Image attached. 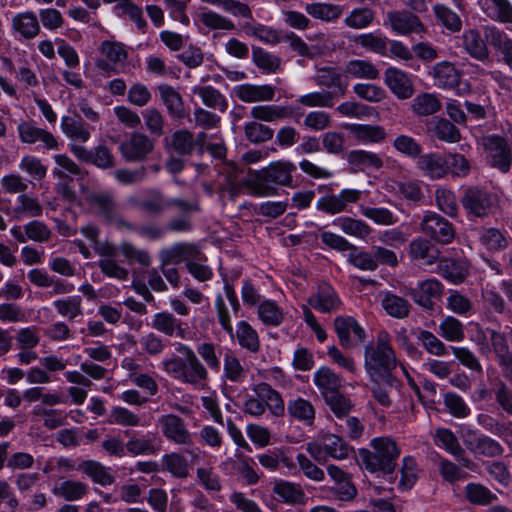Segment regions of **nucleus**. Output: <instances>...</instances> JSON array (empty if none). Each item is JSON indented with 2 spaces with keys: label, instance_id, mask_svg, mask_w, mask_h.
I'll return each mask as SVG.
<instances>
[{
  "label": "nucleus",
  "instance_id": "59",
  "mask_svg": "<svg viewBox=\"0 0 512 512\" xmlns=\"http://www.w3.org/2000/svg\"><path fill=\"white\" fill-rule=\"evenodd\" d=\"M244 134L249 142L259 144L270 141L274 136V130L266 124L253 120L245 123Z\"/></svg>",
  "mask_w": 512,
  "mask_h": 512
},
{
  "label": "nucleus",
  "instance_id": "55",
  "mask_svg": "<svg viewBox=\"0 0 512 512\" xmlns=\"http://www.w3.org/2000/svg\"><path fill=\"white\" fill-rule=\"evenodd\" d=\"M349 129L354 137L362 142L378 143L386 137L385 129L379 125L353 124Z\"/></svg>",
  "mask_w": 512,
  "mask_h": 512
},
{
  "label": "nucleus",
  "instance_id": "5",
  "mask_svg": "<svg viewBox=\"0 0 512 512\" xmlns=\"http://www.w3.org/2000/svg\"><path fill=\"white\" fill-rule=\"evenodd\" d=\"M87 202L95 211L96 215L108 224L117 228H132V223L126 221L112 192H93L87 196Z\"/></svg>",
  "mask_w": 512,
  "mask_h": 512
},
{
  "label": "nucleus",
  "instance_id": "56",
  "mask_svg": "<svg viewBox=\"0 0 512 512\" xmlns=\"http://www.w3.org/2000/svg\"><path fill=\"white\" fill-rule=\"evenodd\" d=\"M88 491L86 484L79 481L66 480L55 486L52 490L53 494L62 497L67 501H75L81 499Z\"/></svg>",
  "mask_w": 512,
  "mask_h": 512
},
{
  "label": "nucleus",
  "instance_id": "40",
  "mask_svg": "<svg viewBox=\"0 0 512 512\" xmlns=\"http://www.w3.org/2000/svg\"><path fill=\"white\" fill-rule=\"evenodd\" d=\"M293 110L290 106L257 105L251 108V117L258 122H277L291 118Z\"/></svg>",
  "mask_w": 512,
  "mask_h": 512
},
{
  "label": "nucleus",
  "instance_id": "35",
  "mask_svg": "<svg viewBox=\"0 0 512 512\" xmlns=\"http://www.w3.org/2000/svg\"><path fill=\"white\" fill-rule=\"evenodd\" d=\"M151 326L168 337L176 336L183 339L186 335V329L182 326V321L169 312L156 313L153 316Z\"/></svg>",
  "mask_w": 512,
  "mask_h": 512
},
{
  "label": "nucleus",
  "instance_id": "45",
  "mask_svg": "<svg viewBox=\"0 0 512 512\" xmlns=\"http://www.w3.org/2000/svg\"><path fill=\"white\" fill-rule=\"evenodd\" d=\"M381 306L389 316L396 319L407 318L411 310V304L407 299L392 292L383 294Z\"/></svg>",
  "mask_w": 512,
  "mask_h": 512
},
{
  "label": "nucleus",
  "instance_id": "63",
  "mask_svg": "<svg viewBox=\"0 0 512 512\" xmlns=\"http://www.w3.org/2000/svg\"><path fill=\"white\" fill-rule=\"evenodd\" d=\"M305 11L311 17L327 22L338 19L342 14L340 6L330 3L307 4L305 6Z\"/></svg>",
  "mask_w": 512,
  "mask_h": 512
},
{
  "label": "nucleus",
  "instance_id": "6",
  "mask_svg": "<svg viewBox=\"0 0 512 512\" xmlns=\"http://www.w3.org/2000/svg\"><path fill=\"white\" fill-rule=\"evenodd\" d=\"M468 217H488L496 206V197L487 189L479 186H468L460 199Z\"/></svg>",
  "mask_w": 512,
  "mask_h": 512
},
{
  "label": "nucleus",
  "instance_id": "61",
  "mask_svg": "<svg viewBox=\"0 0 512 512\" xmlns=\"http://www.w3.org/2000/svg\"><path fill=\"white\" fill-rule=\"evenodd\" d=\"M162 464L164 469L176 478L184 479L189 474L188 462L180 453L165 454L162 458Z\"/></svg>",
  "mask_w": 512,
  "mask_h": 512
},
{
  "label": "nucleus",
  "instance_id": "3",
  "mask_svg": "<svg viewBox=\"0 0 512 512\" xmlns=\"http://www.w3.org/2000/svg\"><path fill=\"white\" fill-rule=\"evenodd\" d=\"M370 445L372 450H360L366 469L370 472L393 473L401 453L395 440L388 436L376 437L371 440Z\"/></svg>",
  "mask_w": 512,
  "mask_h": 512
},
{
  "label": "nucleus",
  "instance_id": "62",
  "mask_svg": "<svg viewBox=\"0 0 512 512\" xmlns=\"http://www.w3.org/2000/svg\"><path fill=\"white\" fill-rule=\"evenodd\" d=\"M324 401L334 415L333 422L349 415L353 408L352 401L340 392L326 396Z\"/></svg>",
  "mask_w": 512,
  "mask_h": 512
},
{
  "label": "nucleus",
  "instance_id": "54",
  "mask_svg": "<svg viewBox=\"0 0 512 512\" xmlns=\"http://www.w3.org/2000/svg\"><path fill=\"white\" fill-rule=\"evenodd\" d=\"M433 11L436 19L451 33H457L461 31V17L451 8L444 4L437 3L433 6Z\"/></svg>",
  "mask_w": 512,
  "mask_h": 512
},
{
  "label": "nucleus",
  "instance_id": "43",
  "mask_svg": "<svg viewBox=\"0 0 512 512\" xmlns=\"http://www.w3.org/2000/svg\"><path fill=\"white\" fill-rule=\"evenodd\" d=\"M479 242L490 252H499L509 246V237L506 231L498 228H481L479 231Z\"/></svg>",
  "mask_w": 512,
  "mask_h": 512
},
{
  "label": "nucleus",
  "instance_id": "22",
  "mask_svg": "<svg viewBox=\"0 0 512 512\" xmlns=\"http://www.w3.org/2000/svg\"><path fill=\"white\" fill-rule=\"evenodd\" d=\"M294 171H296V166L292 162L277 161L263 169L259 178L265 184L290 187L293 183L292 173Z\"/></svg>",
  "mask_w": 512,
  "mask_h": 512
},
{
  "label": "nucleus",
  "instance_id": "15",
  "mask_svg": "<svg viewBox=\"0 0 512 512\" xmlns=\"http://www.w3.org/2000/svg\"><path fill=\"white\" fill-rule=\"evenodd\" d=\"M70 151L78 160L100 169H110L115 165L114 155L105 145H98L88 150L82 145L70 144Z\"/></svg>",
  "mask_w": 512,
  "mask_h": 512
},
{
  "label": "nucleus",
  "instance_id": "36",
  "mask_svg": "<svg viewBox=\"0 0 512 512\" xmlns=\"http://www.w3.org/2000/svg\"><path fill=\"white\" fill-rule=\"evenodd\" d=\"M124 434L129 437L126 442V450L133 456L153 455L160 449L153 434L147 433L145 435L136 436L134 433L131 434L129 430H126Z\"/></svg>",
  "mask_w": 512,
  "mask_h": 512
},
{
  "label": "nucleus",
  "instance_id": "21",
  "mask_svg": "<svg viewBox=\"0 0 512 512\" xmlns=\"http://www.w3.org/2000/svg\"><path fill=\"white\" fill-rule=\"evenodd\" d=\"M334 328L339 339V343L346 349H351L356 342L350 337L353 333L357 342H363L366 333L359 323L351 316H338L334 319Z\"/></svg>",
  "mask_w": 512,
  "mask_h": 512
},
{
  "label": "nucleus",
  "instance_id": "12",
  "mask_svg": "<svg viewBox=\"0 0 512 512\" xmlns=\"http://www.w3.org/2000/svg\"><path fill=\"white\" fill-rule=\"evenodd\" d=\"M463 443L475 456L496 458L504 453V447L497 440L490 436L479 434L475 430H467L465 432Z\"/></svg>",
  "mask_w": 512,
  "mask_h": 512
},
{
  "label": "nucleus",
  "instance_id": "18",
  "mask_svg": "<svg viewBox=\"0 0 512 512\" xmlns=\"http://www.w3.org/2000/svg\"><path fill=\"white\" fill-rule=\"evenodd\" d=\"M128 203L151 217H158L168 209V198L159 189L146 190L142 199L129 197Z\"/></svg>",
  "mask_w": 512,
  "mask_h": 512
},
{
  "label": "nucleus",
  "instance_id": "8",
  "mask_svg": "<svg viewBox=\"0 0 512 512\" xmlns=\"http://www.w3.org/2000/svg\"><path fill=\"white\" fill-rule=\"evenodd\" d=\"M155 142L142 132H132L119 146L122 157L127 162H143L153 152Z\"/></svg>",
  "mask_w": 512,
  "mask_h": 512
},
{
  "label": "nucleus",
  "instance_id": "1",
  "mask_svg": "<svg viewBox=\"0 0 512 512\" xmlns=\"http://www.w3.org/2000/svg\"><path fill=\"white\" fill-rule=\"evenodd\" d=\"M175 350L181 356H171L161 362L162 370L172 379L192 385L204 387L209 379L207 367L198 358L195 351L184 343H176Z\"/></svg>",
  "mask_w": 512,
  "mask_h": 512
},
{
  "label": "nucleus",
  "instance_id": "13",
  "mask_svg": "<svg viewBox=\"0 0 512 512\" xmlns=\"http://www.w3.org/2000/svg\"><path fill=\"white\" fill-rule=\"evenodd\" d=\"M459 47L472 59L483 64L492 63L491 52L487 45L486 38L477 28H469L462 32L458 37Z\"/></svg>",
  "mask_w": 512,
  "mask_h": 512
},
{
  "label": "nucleus",
  "instance_id": "52",
  "mask_svg": "<svg viewBox=\"0 0 512 512\" xmlns=\"http://www.w3.org/2000/svg\"><path fill=\"white\" fill-rule=\"evenodd\" d=\"M79 469L88 475L93 482L102 486L111 485L115 480L108 468L94 460L83 461L79 465Z\"/></svg>",
  "mask_w": 512,
  "mask_h": 512
},
{
  "label": "nucleus",
  "instance_id": "25",
  "mask_svg": "<svg viewBox=\"0 0 512 512\" xmlns=\"http://www.w3.org/2000/svg\"><path fill=\"white\" fill-rule=\"evenodd\" d=\"M161 103L171 119L182 120L186 116L185 103L182 95L173 86L162 83L157 86Z\"/></svg>",
  "mask_w": 512,
  "mask_h": 512
},
{
  "label": "nucleus",
  "instance_id": "26",
  "mask_svg": "<svg viewBox=\"0 0 512 512\" xmlns=\"http://www.w3.org/2000/svg\"><path fill=\"white\" fill-rule=\"evenodd\" d=\"M440 250L430 240L417 237L409 244L410 258L423 266H431L438 262Z\"/></svg>",
  "mask_w": 512,
  "mask_h": 512
},
{
  "label": "nucleus",
  "instance_id": "48",
  "mask_svg": "<svg viewBox=\"0 0 512 512\" xmlns=\"http://www.w3.org/2000/svg\"><path fill=\"white\" fill-rule=\"evenodd\" d=\"M193 93L198 95L203 104L211 109L225 112L228 108L226 97L211 85L195 86Z\"/></svg>",
  "mask_w": 512,
  "mask_h": 512
},
{
  "label": "nucleus",
  "instance_id": "20",
  "mask_svg": "<svg viewBox=\"0 0 512 512\" xmlns=\"http://www.w3.org/2000/svg\"><path fill=\"white\" fill-rule=\"evenodd\" d=\"M12 32L21 40H33L41 33V24L34 11L16 13L11 18Z\"/></svg>",
  "mask_w": 512,
  "mask_h": 512
},
{
  "label": "nucleus",
  "instance_id": "53",
  "mask_svg": "<svg viewBox=\"0 0 512 512\" xmlns=\"http://www.w3.org/2000/svg\"><path fill=\"white\" fill-rule=\"evenodd\" d=\"M273 492L278 499L287 504H301L305 497L304 492L298 485L287 481L276 482Z\"/></svg>",
  "mask_w": 512,
  "mask_h": 512
},
{
  "label": "nucleus",
  "instance_id": "44",
  "mask_svg": "<svg viewBox=\"0 0 512 512\" xmlns=\"http://www.w3.org/2000/svg\"><path fill=\"white\" fill-rule=\"evenodd\" d=\"M247 369L232 350H227L223 357V378L234 384L242 383Z\"/></svg>",
  "mask_w": 512,
  "mask_h": 512
},
{
  "label": "nucleus",
  "instance_id": "50",
  "mask_svg": "<svg viewBox=\"0 0 512 512\" xmlns=\"http://www.w3.org/2000/svg\"><path fill=\"white\" fill-rule=\"evenodd\" d=\"M333 225L339 227L345 234L360 239H365L372 233V228L365 221L352 217L336 218Z\"/></svg>",
  "mask_w": 512,
  "mask_h": 512
},
{
  "label": "nucleus",
  "instance_id": "33",
  "mask_svg": "<svg viewBox=\"0 0 512 512\" xmlns=\"http://www.w3.org/2000/svg\"><path fill=\"white\" fill-rule=\"evenodd\" d=\"M252 391L264 401L266 409L268 408L275 417H283L285 415V403L281 394L272 388L266 382L253 385Z\"/></svg>",
  "mask_w": 512,
  "mask_h": 512
},
{
  "label": "nucleus",
  "instance_id": "58",
  "mask_svg": "<svg viewBox=\"0 0 512 512\" xmlns=\"http://www.w3.org/2000/svg\"><path fill=\"white\" fill-rule=\"evenodd\" d=\"M411 108L419 116H429L441 109V103L435 95L422 93L413 99Z\"/></svg>",
  "mask_w": 512,
  "mask_h": 512
},
{
  "label": "nucleus",
  "instance_id": "41",
  "mask_svg": "<svg viewBox=\"0 0 512 512\" xmlns=\"http://www.w3.org/2000/svg\"><path fill=\"white\" fill-rule=\"evenodd\" d=\"M287 413L291 418L306 426H312L314 424L316 414L315 407L307 399L302 397L290 399L287 403Z\"/></svg>",
  "mask_w": 512,
  "mask_h": 512
},
{
  "label": "nucleus",
  "instance_id": "57",
  "mask_svg": "<svg viewBox=\"0 0 512 512\" xmlns=\"http://www.w3.org/2000/svg\"><path fill=\"white\" fill-rule=\"evenodd\" d=\"M258 317L267 326H279L283 322L284 313L276 302L265 300L258 306Z\"/></svg>",
  "mask_w": 512,
  "mask_h": 512
},
{
  "label": "nucleus",
  "instance_id": "16",
  "mask_svg": "<svg viewBox=\"0 0 512 512\" xmlns=\"http://www.w3.org/2000/svg\"><path fill=\"white\" fill-rule=\"evenodd\" d=\"M362 192L357 189H343L339 194H328L317 200L316 208L319 211L335 215L346 211L349 204L359 201Z\"/></svg>",
  "mask_w": 512,
  "mask_h": 512
},
{
  "label": "nucleus",
  "instance_id": "2",
  "mask_svg": "<svg viewBox=\"0 0 512 512\" xmlns=\"http://www.w3.org/2000/svg\"><path fill=\"white\" fill-rule=\"evenodd\" d=\"M398 365L395 351L391 345L389 334L378 332L376 342L364 349V368L371 381L389 379L394 381L393 371Z\"/></svg>",
  "mask_w": 512,
  "mask_h": 512
},
{
  "label": "nucleus",
  "instance_id": "23",
  "mask_svg": "<svg viewBox=\"0 0 512 512\" xmlns=\"http://www.w3.org/2000/svg\"><path fill=\"white\" fill-rule=\"evenodd\" d=\"M384 83L390 91L400 100L409 99L414 94L413 82L407 73L389 67L384 72Z\"/></svg>",
  "mask_w": 512,
  "mask_h": 512
},
{
  "label": "nucleus",
  "instance_id": "14",
  "mask_svg": "<svg viewBox=\"0 0 512 512\" xmlns=\"http://www.w3.org/2000/svg\"><path fill=\"white\" fill-rule=\"evenodd\" d=\"M193 259H205V255L194 243L178 242L159 251L162 266L177 265L182 262L187 265Z\"/></svg>",
  "mask_w": 512,
  "mask_h": 512
},
{
  "label": "nucleus",
  "instance_id": "32",
  "mask_svg": "<svg viewBox=\"0 0 512 512\" xmlns=\"http://www.w3.org/2000/svg\"><path fill=\"white\" fill-rule=\"evenodd\" d=\"M346 160L355 172L379 170L383 167V160L377 153L362 149L352 150L347 153Z\"/></svg>",
  "mask_w": 512,
  "mask_h": 512
},
{
  "label": "nucleus",
  "instance_id": "11",
  "mask_svg": "<svg viewBox=\"0 0 512 512\" xmlns=\"http://www.w3.org/2000/svg\"><path fill=\"white\" fill-rule=\"evenodd\" d=\"M158 426L162 435L170 442L182 446H191L193 436L187 428V424L176 414H165L159 417Z\"/></svg>",
  "mask_w": 512,
  "mask_h": 512
},
{
  "label": "nucleus",
  "instance_id": "34",
  "mask_svg": "<svg viewBox=\"0 0 512 512\" xmlns=\"http://www.w3.org/2000/svg\"><path fill=\"white\" fill-rule=\"evenodd\" d=\"M313 382L324 399L328 395L340 392L343 378L331 368L322 366L314 373Z\"/></svg>",
  "mask_w": 512,
  "mask_h": 512
},
{
  "label": "nucleus",
  "instance_id": "46",
  "mask_svg": "<svg viewBox=\"0 0 512 512\" xmlns=\"http://www.w3.org/2000/svg\"><path fill=\"white\" fill-rule=\"evenodd\" d=\"M242 29L248 36H253L266 44L275 45L283 42V34L280 31L254 21L244 22Z\"/></svg>",
  "mask_w": 512,
  "mask_h": 512
},
{
  "label": "nucleus",
  "instance_id": "42",
  "mask_svg": "<svg viewBox=\"0 0 512 512\" xmlns=\"http://www.w3.org/2000/svg\"><path fill=\"white\" fill-rule=\"evenodd\" d=\"M61 130L71 141L86 143L91 137L90 127L83 123L79 116H63L61 118Z\"/></svg>",
  "mask_w": 512,
  "mask_h": 512
},
{
  "label": "nucleus",
  "instance_id": "49",
  "mask_svg": "<svg viewBox=\"0 0 512 512\" xmlns=\"http://www.w3.org/2000/svg\"><path fill=\"white\" fill-rule=\"evenodd\" d=\"M334 425L338 434L351 441L359 440L364 433V424L362 421L350 414L339 420H334Z\"/></svg>",
  "mask_w": 512,
  "mask_h": 512
},
{
  "label": "nucleus",
  "instance_id": "30",
  "mask_svg": "<svg viewBox=\"0 0 512 512\" xmlns=\"http://www.w3.org/2000/svg\"><path fill=\"white\" fill-rule=\"evenodd\" d=\"M484 32L487 42L501 54L502 62L512 68V38L496 26H487Z\"/></svg>",
  "mask_w": 512,
  "mask_h": 512
},
{
  "label": "nucleus",
  "instance_id": "27",
  "mask_svg": "<svg viewBox=\"0 0 512 512\" xmlns=\"http://www.w3.org/2000/svg\"><path fill=\"white\" fill-rule=\"evenodd\" d=\"M315 80L319 86L328 88L329 91L326 92L334 98L343 96L348 86L346 75L332 67L319 69Z\"/></svg>",
  "mask_w": 512,
  "mask_h": 512
},
{
  "label": "nucleus",
  "instance_id": "37",
  "mask_svg": "<svg viewBox=\"0 0 512 512\" xmlns=\"http://www.w3.org/2000/svg\"><path fill=\"white\" fill-rule=\"evenodd\" d=\"M478 5L491 20L512 24V4L509 0H478Z\"/></svg>",
  "mask_w": 512,
  "mask_h": 512
},
{
  "label": "nucleus",
  "instance_id": "38",
  "mask_svg": "<svg viewBox=\"0 0 512 512\" xmlns=\"http://www.w3.org/2000/svg\"><path fill=\"white\" fill-rule=\"evenodd\" d=\"M469 272L468 265L463 260L443 258L438 260L437 273L454 284L462 283Z\"/></svg>",
  "mask_w": 512,
  "mask_h": 512
},
{
  "label": "nucleus",
  "instance_id": "4",
  "mask_svg": "<svg viewBox=\"0 0 512 512\" xmlns=\"http://www.w3.org/2000/svg\"><path fill=\"white\" fill-rule=\"evenodd\" d=\"M307 453L319 464L329 459L344 460L353 454L354 449L340 435L325 434L310 441L305 447Z\"/></svg>",
  "mask_w": 512,
  "mask_h": 512
},
{
  "label": "nucleus",
  "instance_id": "60",
  "mask_svg": "<svg viewBox=\"0 0 512 512\" xmlns=\"http://www.w3.org/2000/svg\"><path fill=\"white\" fill-rule=\"evenodd\" d=\"M252 60L254 64L265 73H275L281 65L280 57L265 51L261 47L252 48Z\"/></svg>",
  "mask_w": 512,
  "mask_h": 512
},
{
  "label": "nucleus",
  "instance_id": "28",
  "mask_svg": "<svg viewBox=\"0 0 512 512\" xmlns=\"http://www.w3.org/2000/svg\"><path fill=\"white\" fill-rule=\"evenodd\" d=\"M164 148L169 153L190 156L195 152L194 134L187 129H179L163 140Z\"/></svg>",
  "mask_w": 512,
  "mask_h": 512
},
{
  "label": "nucleus",
  "instance_id": "7",
  "mask_svg": "<svg viewBox=\"0 0 512 512\" xmlns=\"http://www.w3.org/2000/svg\"><path fill=\"white\" fill-rule=\"evenodd\" d=\"M487 164L503 174L512 167V148L508 140L500 135H488L482 138Z\"/></svg>",
  "mask_w": 512,
  "mask_h": 512
},
{
  "label": "nucleus",
  "instance_id": "10",
  "mask_svg": "<svg viewBox=\"0 0 512 512\" xmlns=\"http://www.w3.org/2000/svg\"><path fill=\"white\" fill-rule=\"evenodd\" d=\"M444 293L443 284L436 278L419 281L414 288H409L406 295L426 311H433L435 301Z\"/></svg>",
  "mask_w": 512,
  "mask_h": 512
},
{
  "label": "nucleus",
  "instance_id": "39",
  "mask_svg": "<svg viewBox=\"0 0 512 512\" xmlns=\"http://www.w3.org/2000/svg\"><path fill=\"white\" fill-rule=\"evenodd\" d=\"M417 167L431 179H440L447 175L445 156L437 153L420 154L417 160Z\"/></svg>",
  "mask_w": 512,
  "mask_h": 512
},
{
  "label": "nucleus",
  "instance_id": "9",
  "mask_svg": "<svg viewBox=\"0 0 512 512\" xmlns=\"http://www.w3.org/2000/svg\"><path fill=\"white\" fill-rule=\"evenodd\" d=\"M421 231L432 240L441 244H450L455 238L454 225L435 212H427L420 223Z\"/></svg>",
  "mask_w": 512,
  "mask_h": 512
},
{
  "label": "nucleus",
  "instance_id": "47",
  "mask_svg": "<svg viewBox=\"0 0 512 512\" xmlns=\"http://www.w3.org/2000/svg\"><path fill=\"white\" fill-rule=\"evenodd\" d=\"M235 335L241 348L253 354L260 351L259 335L247 321L242 320L237 323Z\"/></svg>",
  "mask_w": 512,
  "mask_h": 512
},
{
  "label": "nucleus",
  "instance_id": "24",
  "mask_svg": "<svg viewBox=\"0 0 512 512\" xmlns=\"http://www.w3.org/2000/svg\"><path fill=\"white\" fill-rule=\"evenodd\" d=\"M20 140L26 144L41 142L48 150H59V142L49 131L39 128L30 122H22L18 125Z\"/></svg>",
  "mask_w": 512,
  "mask_h": 512
},
{
  "label": "nucleus",
  "instance_id": "51",
  "mask_svg": "<svg viewBox=\"0 0 512 512\" xmlns=\"http://www.w3.org/2000/svg\"><path fill=\"white\" fill-rule=\"evenodd\" d=\"M347 77L375 80L379 77V70L368 60H351L344 69Z\"/></svg>",
  "mask_w": 512,
  "mask_h": 512
},
{
  "label": "nucleus",
  "instance_id": "29",
  "mask_svg": "<svg viewBox=\"0 0 512 512\" xmlns=\"http://www.w3.org/2000/svg\"><path fill=\"white\" fill-rule=\"evenodd\" d=\"M276 89L269 84H241L234 88L235 96L242 102H269L275 97Z\"/></svg>",
  "mask_w": 512,
  "mask_h": 512
},
{
  "label": "nucleus",
  "instance_id": "64",
  "mask_svg": "<svg viewBox=\"0 0 512 512\" xmlns=\"http://www.w3.org/2000/svg\"><path fill=\"white\" fill-rule=\"evenodd\" d=\"M53 306L57 310L58 314L68 318L69 320H73L83 314L82 299L78 295L58 299L53 302Z\"/></svg>",
  "mask_w": 512,
  "mask_h": 512
},
{
  "label": "nucleus",
  "instance_id": "17",
  "mask_svg": "<svg viewBox=\"0 0 512 512\" xmlns=\"http://www.w3.org/2000/svg\"><path fill=\"white\" fill-rule=\"evenodd\" d=\"M308 305L321 312L333 313L341 308L342 301L335 289L328 283H321L307 299Z\"/></svg>",
  "mask_w": 512,
  "mask_h": 512
},
{
  "label": "nucleus",
  "instance_id": "31",
  "mask_svg": "<svg viewBox=\"0 0 512 512\" xmlns=\"http://www.w3.org/2000/svg\"><path fill=\"white\" fill-rule=\"evenodd\" d=\"M435 85L444 89H455L460 85L461 71L449 61L436 63L431 72Z\"/></svg>",
  "mask_w": 512,
  "mask_h": 512
},
{
  "label": "nucleus",
  "instance_id": "19",
  "mask_svg": "<svg viewBox=\"0 0 512 512\" xmlns=\"http://www.w3.org/2000/svg\"><path fill=\"white\" fill-rule=\"evenodd\" d=\"M388 22L394 32L399 35L420 34L426 31L420 18L406 10L387 13Z\"/></svg>",
  "mask_w": 512,
  "mask_h": 512
}]
</instances>
